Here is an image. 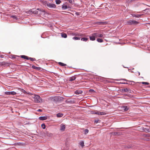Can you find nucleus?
Instances as JSON below:
<instances>
[{"instance_id":"nucleus-54","label":"nucleus","mask_w":150,"mask_h":150,"mask_svg":"<svg viewBox=\"0 0 150 150\" xmlns=\"http://www.w3.org/2000/svg\"><path fill=\"white\" fill-rule=\"evenodd\" d=\"M138 73H139V76L140 75V73L139 72H138Z\"/></svg>"},{"instance_id":"nucleus-23","label":"nucleus","mask_w":150,"mask_h":150,"mask_svg":"<svg viewBox=\"0 0 150 150\" xmlns=\"http://www.w3.org/2000/svg\"><path fill=\"white\" fill-rule=\"evenodd\" d=\"M61 34V36L62 38H66L67 37V35L66 33H62Z\"/></svg>"},{"instance_id":"nucleus-38","label":"nucleus","mask_w":150,"mask_h":150,"mask_svg":"<svg viewBox=\"0 0 150 150\" xmlns=\"http://www.w3.org/2000/svg\"><path fill=\"white\" fill-rule=\"evenodd\" d=\"M21 91L24 94L27 93V92L23 89H22Z\"/></svg>"},{"instance_id":"nucleus-1","label":"nucleus","mask_w":150,"mask_h":150,"mask_svg":"<svg viewBox=\"0 0 150 150\" xmlns=\"http://www.w3.org/2000/svg\"><path fill=\"white\" fill-rule=\"evenodd\" d=\"M28 12L30 14H34L36 15H40L42 14V13H44L45 11L44 10H41L40 9L38 8L36 10L33 9L30 10Z\"/></svg>"},{"instance_id":"nucleus-51","label":"nucleus","mask_w":150,"mask_h":150,"mask_svg":"<svg viewBox=\"0 0 150 150\" xmlns=\"http://www.w3.org/2000/svg\"><path fill=\"white\" fill-rule=\"evenodd\" d=\"M128 81L129 82V83H128V84H131V83L132 82V81ZM132 82H134V81H132Z\"/></svg>"},{"instance_id":"nucleus-26","label":"nucleus","mask_w":150,"mask_h":150,"mask_svg":"<svg viewBox=\"0 0 150 150\" xmlns=\"http://www.w3.org/2000/svg\"><path fill=\"white\" fill-rule=\"evenodd\" d=\"M58 64L60 66H64L66 65V64H65L61 62H59L58 63Z\"/></svg>"},{"instance_id":"nucleus-7","label":"nucleus","mask_w":150,"mask_h":150,"mask_svg":"<svg viewBox=\"0 0 150 150\" xmlns=\"http://www.w3.org/2000/svg\"><path fill=\"white\" fill-rule=\"evenodd\" d=\"M5 93L7 95H14L16 94V93L14 91L6 92H5Z\"/></svg>"},{"instance_id":"nucleus-3","label":"nucleus","mask_w":150,"mask_h":150,"mask_svg":"<svg viewBox=\"0 0 150 150\" xmlns=\"http://www.w3.org/2000/svg\"><path fill=\"white\" fill-rule=\"evenodd\" d=\"M34 101L36 103L42 102V99L39 96L35 95L34 97Z\"/></svg>"},{"instance_id":"nucleus-35","label":"nucleus","mask_w":150,"mask_h":150,"mask_svg":"<svg viewBox=\"0 0 150 150\" xmlns=\"http://www.w3.org/2000/svg\"><path fill=\"white\" fill-rule=\"evenodd\" d=\"M98 23L99 25H104L105 24V23L104 22H98Z\"/></svg>"},{"instance_id":"nucleus-33","label":"nucleus","mask_w":150,"mask_h":150,"mask_svg":"<svg viewBox=\"0 0 150 150\" xmlns=\"http://www.w3.org/2000/svg\"><path fill=\"white\" fill-rule=\"evenodd\" d=\"M144 136L146 137H150V134H145L144 135Z\"/></svg>"},{"instance_id":"nucleus-5","label":"nucleus","mask_w":150,"mask_h":150,"mask_svg":"<svg viewBox=\"0 0 150 150\" xmlns=\"http://www.w3.org/2000/svg\"><path fill=\"white\" fill-rule=\"evenodd\" d=\"M75 36L77 37H73L72 39L74 40H80V37L82 36V35L81 34H76Z\"/></svg>"},{"instance_id":"nucleus-50","label":"nucleus","mask_w":150,"mask_h":150,"mask_svg":"<svg viewBox=\"0 0 150 150\" xmlns=\"http://www.w3.org/2000/svg\"><path fill=\"white\" fill-rule=\"evenodd\" d=\"M67 8H69V9H70L71 8V7L70 6H67Z\"/></svg>"},{"instance_id":"nucleus-46","label":"nucleus","mask_w":150,"mask_h":150,"mask_svg":"<svg viewBox=\"0 0 150 150\" xmlns=\"http://www.w3.org/2000/svg\"><path fill=\"white\" fill-rule=\"evenodd\" d=\"M126 148H127V149H130L131 148V146H127L126 147Z\"/></svg>"},{"instance_id":"nucleus-25","label":"nucleus","mask_w":150,"mask_h":150,"mask_svg":"<svg viewBox=\"0 0 150 150\" xmlns=\"http://www.w3.org/2000/svg\"><path fill=\"white\" fill-rule=\"evenodd\" d=\"M97 40L98 42H103V40L102 39L99 38H98Z\"/></svg>"},{"instance_id":"nucleus-40","label":"nucleus","mask_w":150,"mask_h":150,"mask_svg":"<svg viewBox=\"0 0 150 150\" xmlns=\"http://www.w3.org/2000/svg\"><path fill=\"white\" fill-rule=\"evenodd\" d=\"M64 98H62V97H59V98H58V99H59L60 100H63V99H64Z\"/></svg>"},{"instance_id":"nucleus-48","label":"nucleus","mask_w":150,"mask_h":150,"mask_svg":"<svg viewBox=\"0 0 150 150\" xmlns=\"http://www.w3.org/2000/svg\"><path fill=\"white\" fill-rule=\"evenodd\" d=\"M122 84H128V83H125V82H124V83H121Z\"/></svg>"},{"instance_id":"nucleus-28","label":"nucleus","mask_w":150,"mask_h":150,"mask_svg":"<svg viewBox=\"0 0 150 150\" xmlns=\"http://www.w3.org/2000/svg\"><path fill=\"white\" fill-rule=\"evenodd\" d=\"M56 3L57 4H59L61 3V1L60 0H56Z\"/></svg>"},{"instance_id":"nucleus-31","label":"nucleus","mask_w":150,"mask_h":150,"mask_svg":"<svg viewBox=\"0 0 150 150\" xmlns=\"http://www.w3.org/2000/svg\"><path fill=\"white\" fill-rule=\"evenodd\" d=\"M11 17L16 20L17 19V17L15 16H11Z\"/></svg>"},{"instance_id":"nucleus-12","label":"nucleus","mask_w":150,"mask_h":150,"mask_svg":"<svg viewBox=\"0 0 150 150\" xmlns=\"http://www.w3.org/2000/svg\"><path fill=\"white\" fill-rule=\"evenodd\" d=\"M65 129V126L62 125L61 126L60 130L61 131H64Z\"/></svg>"},{"instance_id":"nucleus-56","label":"nucleus","mask_w":150,"mask_h":150,"mask_svg":"<svg viewBox=\"0 0 150 150\" xmlns=\"http://www.w3.org/2000/svg\"><path fill=\"white\" fill-rule=\"evenodd\" d=\"M34 59V61H35L36 60V59L35 58H33Z\"/></svg>"},{"instance_id":"nucleus-10","label":"nucleus","mask_w":150,"mask_h":150,"mask_svg":"<svg viewBox=\"0 0 150 150\" xmlns=\"http://www.w3.org/2000/svg\"><path fill=\"white\" fill-rule=\"evenodd\" d=\"M76 79V77L75 76H74L72 77H70L69 78V80L70 81H72L75 80Z\"/></svg>"},{"instance_id":"nucleus-2","label":"nucleus","mask_w":150,"mask_h":150,"mask_svg":"<svg viewBox=\"0 0 150 150\" xmlns=\"http://www.w3.org/2000/svg\"><path fill=\"white\" fill-rule=\"evenodd\" d=\"M139 22L134 20H130L126 22V24L128 25H136Z\"/></svg>"},{"instance_id":"nucleus-20","label":"nucleus","mask_w":150,"mask_h":150,"mask_svg":"<svg viewBox=\"0 0 150 150\" xmlns=\"http://www.w3.org/2000/svg\"><path fill=\"white\" fill-rule=\"evenodd\" d=\"M88 38L84 37V38H82L81 39V40L82 41H83L86 42L87 40H88Z\"/></svg>"},{"instance_id":"nucleus-29","label":"nucleus","mask_w":150,"mask_h":150,"mask_svg":"<svg viewBox=\"0 0 150 150\" xmlns=\"http://www.w3.org/2000/svg\"><path fill=\"white\" fill-rule=\"evenodd\" d=\"M123 109L125 111H127L128 110V108L127 106H124L123 108Z\"/></svg>"},{"instance_id":"nucleus-17","label":"nucleus","mask_w":150,"mask_h":150,"mask_svg":"<svg viewBox=\"0 0 150 150\" xmlns=\"http://www.w3.org/2000/svg\"><path fill=\"white\" fill-rule=\"evenodd\" d=\"M45 134L47 136H48L49 137H52V134L48 132H46L45 133Z\"/></svg>"},{"instance_id":"nucleus-42","label":"nucleus","mask_w":150,"mask_h":150,"mask_svg":"<svg viewBox=\"0 0 150 150\" xmlns=\"http://www.w3.org/2000/svg\"><path fill=\"white\" fill-rule=\"evenodd\" d=\"M89 91L90 92H95V91H94V90L93 89H91L89 90Z\"/></svg>"},{"instance_id":"nucleus-9","label":"nucleus","mask_w":150,"mask_h":150,"mask_svg":"<svg viewBox=\"0 0 150 150\" xmlns=\"http://www.w3.org/2000/svg\"><path fill=\"white\" fill-rule=\"evenodd\" d=\"M106 113L104 112H100L99 111H96L95 114H97L98 115H104L106 114Z\"/></svg>"},{"instance_id":"nucleus-24","label":"nucleus","mask_w":150,"mask_h":150,"mask_svg":"<svg viewBox=\"0 0 150 150\" xmlns=\"http://www.w3.org/2000/svg\"><path fill=\"white\" fill-rule=\"evenodd\" d=\"M144 132H150V128H145Z\"/></svg>"},{"instance_id":"nucleus-43","label":"nucleus","mask_w":150,"mask_h":150,"mask_svg":"<svg viewBox=\"0 0 150 150\" xmlns=\"http://www.w3.org/2000/svg\"><path fill=\"white\" fill-rule=\"evenodd\" d=\"M134 0H128V1H127L128 2V3H130V2Z\"/></svg>"},{"instance_id":"nucleus-27","label":"nucleus","mask_w":150,"mask_h":150,"mask_svg":"<svg viewBox=\"0 0 150 150\" xmlns=\"http://www.w3.org/2000/svg\"><path fill=\"white\" fill-rule=\"evenodd\" d=\"M80 145L82 147H83L84 146V142H83L82 141L80 142Z\"/></svg>"},{"instance_id":"nucleus-19","label":"nucleus","mask_w":150,"mask_h":150,"mask_svg":"<svg viewBox=\"0 0 150 150\" xmlns=\"http://www.w3.org/2000/svg\"><path fill=\"white\" fill-rule=\"evenodd\" d=\"M63 115V114L61 113H59L57 114V116L58 117H61Z\"/></svg>"},{"instance_id":"nucleus-11","label":"nucleus","mask_w":150,"mask_h":150,"mask_svg":"<svg viewBox=\"0 0 150 150\" xmlns=\"http://www.w3.org/2000/svg\"><path fill=\"white\" fill-rule=\"evenodd\" d=\"M47 117L46 116H41L39 117V119L41 120H46Z\"/></svg>"},{"instance_id":"nucleus-44","label":"nucleus","mask_w":150,"mask_h":150,"mask_svg":"<svg viewBox=\"0 0 150 150\" xmlns=\"http://www.w3.org/2000/svg\"><path fill=\"white\" fill-rule=\"evenodd\" d=\"M68 1L69 3H70V4H72V1L71 0H68Z\"/></svg>"},{"instance_id":"nucleus-21","label":"nucleus","mask_w":150,"mask_h":150,"mask_svg":"<svg viewBox=\"0 0 150 150\" xmlns=\"http://www.w3.org/2000/svg\"><path fill=\"white\" fill-rule=\"evenodd\" d=\"M62 8L63 10H65L67 9V5H65L64 4H63L62 6Z\"/></svg>"},{"instance_id":"nucleus-4","label":"nucleus","mask_w":150,"mask_h":150,"mask_svg":"<svg viewBox=\"0 0 150 150\" xmlns=\"http://www.w3.org/2000/svg\"><path fill=\"white\" fill-rule=\"evenodd\" d=\"M45 4L47 6V7L50 8H54L56 7V6L55 4H50L47 1L45 2Z\"/></svg>"},{"instance_id":"nucleus-22","label":"nucleus","mask_w":150,"mask_h":150,"mask_svg":"<svg viewBox=\"0 0 150 150\" xmlns=\"http://www.w3.org/2000/svg\"><path fill=\"white\" fill-rule=\"evenodd\" d=\"M22 58L28 60V57L25 55H22L20 56Z\"/></svg>"},{"instance_id":"nucleus-39","label":"nucleus","mask_w":150,"mask_h":150,"mask_svg":"<svg viewBox=\"0 0 150 150\" xmlns=\"http://www.w3.org/2000/svg\"><path fill=\"white\" fill-rule=\"evenodd\" d=\"M114 134L115 135H119V132H114Z\"/></svg>"},{"instance_id":"nucleus-14","label":"nucleus","mask_w":150,"mask_h":150,"mask_svg":"<svg viewBox=\"0 0 150 150\" xmlns=\"http://www.w3.org/2000/svg\"><path fill=\"white\" fill-rule=\"evenodd\" d=\"M132 16H133L134 17L136 18H139L140 17L141 15H139V14H132Z\"/></svg>"},{"instance_id":"nucleus-47","label":"nucleus","mask_w":150,"mask_h":150,"mask_svg":"<svg viewBox=\"0 0 150 150\" xmlns=\"http://www.w3.org/2000/svg\"><path fill=\"white\" fill-rule=\"evenodd\" d=\"M38 111H40V112H41L42 111V110H41V109H38V110H37Z\"/></svg>"},{"instance_id":"nucleus-30","label":"nucleus","mask_w":150,"mask_h":150,"mask_svg":"<svg viewBox=\"0 0 150 150\" xmlns=\"http://www.w3.org/2000/svg\"><path fill=\"white\" fill-rule=\"evenodd\" d=\"M89 130L88 129H86L84 131V134H86L88 132Z\"/></svg>"},{"instance_id":"nucleus-32","label":"nucleus","mask_w":150,"mask_h":150,"mask_svg":"<svg viewBox=\"0 0 150 150\" xmlns=\"http://www.w3.org/2000/svg\"><path fill=\"white\" fill-rule=\"evenodd\" d=\"M142 84H145V85H148L149 84V83L147 82H142Z\"/></svg>"},{"instance_id":"nucleus-13","label":"nucleus","mask_w":150,"mask_h":150,"mask_svg":"<svg viewBox=\"0 0 150 150\" xmlns=\"http://www.w3.org/2000/svg\"><path fill=\"white\" fill-rule=\"evenodd\" d=\"M122 91H124L125 92H129V91H131L129 89L127 88H123L122 89Z\"/></svg>"},{"instance_id":"nucleus-18","label":"nucleus","mask_w":150,"mask_h":150,"mask_svg":"<svg viewBox=\"0 0 150 150\" xmlns=\"http://www.w3.org/2000/svg\"><path fill=\"white\" fill-rule=\"evenodd\" d=\"M94 34H96V35H95V36L96 37H99L101 38L103 36V35L101 34H98L97 33H94Z\"/></svg>"},{"instance_id":"nucleus-45","label":"nucleus","mask_w":150,"mask_h":150,"mask_svg":"<svg viewBox=\"0 0 150 150\" xmlns=\"http://www.w3.org/2000/svg\"><path fill=\"white\" fill-rule=\"evenodd\" d=\"M99 120H95V121H94V122L95 123H97L98 122Z\"/></svg>"},{"instance_id":"nucleus-55","label":"nucleus","mask_w":150,"mask_h":150,"mask_svg":"<svg viewBox=\"0 0 150 150\" xmlns=\"http://www.w3.org/2000/svg\"><path fill=\"white\" fill-rule=\"evenodd\" d=\"M96 112V111L94 112L93 113L95 114V112Z\"/></svg>"},{"instance_id":"nucleus-6","label":"nucleus","mask_w":150,"mask_h":150,"mask_svg":"<svg viewBox=\"0 0 150 150\" xmlns=\"http://www.w3.org/2000/svg\"><path fill=\"white\" fill-rule=\"evenodd\" d=\"M10 64L7 62H5L4 61L3 62H0V65L1 66H5L7 65L8 66H9Z\"/></svg>"},{"instance_id":"nucleus-16","label":"nucleus","mask_w":150,"mask_h":150,"mask_svg":"<svg viewBox=\"0 0 150 150\" xmlns=\"http://www.w3.org/2000/svg\"><path fill=\"white\" fill-rule=\"evenodd\" d=\"M32 67L33 68L36 69L38 70H40L41 69V68L40 67H36L34 65H33L32 66Z\"/></svg>"},{"instance_id":"nucleus-49","label":"nucleus","mask_w":150,"mask_h":150,"mask_svg":"<svg viewBox=\"0 0 150 150\" xmlns=\"http://www.w3.org/2000/svg\"><path fill=\"white\" fill-rule=\"evenodd\" d=\"M76 15H79V13H78V12H76Z\"/></svg>"},{"instance_id":"nucleus-52","label":"nucleus","mask_w":150,"mask_h":150,"mask_svg":"<svg viewBox=\"0 0 150 150\" xmlns=\"http://www.w3.org/2000/svg\"><path fill=\"white\" fill-rule=\"evenodd\" d=\"M0 57L1 58H3L4 57V55H1L0 56Z\"/></svg>"},{"instance_id":"nucleus-36","label":"nucleus","mask_w":150,"mask_h":150,"mask_svg":"<svg viewBox=\"0 0 150 150\" xmlns=\"http://www.w3.org/2000/svg\"><path fill=\"white\" fill-rule=\"evenodd\" d=\"M16 57H19V56L17 55H13L12 56V59H15Z\"/></svg>"},{"instance_id":"nucleus-37","label":"nucleus","mask_w":150,"mask_h":150,"mask_svg":"<svg viewBox=\"0 0 150 150\" xmlns=\"http://www.w3.org/2000/svg\"><path fill=\"white\" fill-rule=\"evenodd\" d=\"M29 59H30V61H34V59L33 58H31V57H28V60H29Z\"/></svg>"},{"instance_id":"nucleus-15","label":"nucleus","mask_w":150,"mask_h":150,"mask_svg":"<svg viewBox=\"0 0 150 150\" xmlns=\"http://www.w3.org/2000/svg\"><path fill=\"white\" fill-rule=\"evenodd\" d=\"M82 92L81 91L77 90L75 91V93L76 94L79 95V94L82 93Z\"/></svg>"},{"instance_id":"nucleus-8","label":"nucleus","mask_w":150,"mask_h":150,"mask_svg":"<svg viewBox=\"0 0 150 150\" xmlns=\"http://www.w3.org/2000/svg\"><path fill=\"white\" fill-rule=\"evenodd\" d=\"M96 34L93 33V34L91 36H89V38H90V40H95L96 39V37L95 36V35Z\"/></svg>"},{"instance_id":"nucleus-34","label":"nucleus","mask_w":150,"mask_h":150,"mask_svg":"<svg viewBox=\"0 0 150 150\" xmlns=\"http://www.w3.org/2000/svg\"><path fill=\"white\" fill-rule=\"evenodd\" d=\"M41 126L42 128L43 129H45V125L44 124H42L41 125Z\"/></svg>"},{"instance_id":"nucleus-53","label":"nucleus","mask_w":150,"mask_h":150,"mask_svg":"<svg viewBox=\"0 0 150 150\" xmlns=\"http://www.w3.org/2000/svg\"><path fill=\"white\" fill-rule=\"evenodd\" d=\"M122 80H123L124 81H128L126 79H122Z\"/></svg>"},{"instance_id":"nucleus-41","label":"nucleus","mask_w":150,"mask_h":150,"mask_svg":"<svg viewBox=\"0 0 150 150\" xmlns=\"http://www.w3.org/2000/svg\"><path fill=\"white\" fill-rule=\"evenodd\" d=\"M145 129V128L144 127H142L140 129L142 130V131L144 132V130Z\"/></svg>"}]
</instances>
